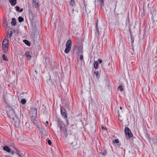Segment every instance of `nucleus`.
<instances>
[{
  "label": "nucleus",
  "mask_w": 157,
  "mask_h": 157,
  "mask_svg": "<svg viewBox=\"0 0 157 157\" xmlns=\"http://www.w3.org/2000/svg\"><path fill=\"white\" fill-rule=\"evenodd\" d=\"M94 67L96 69H97L98 68V62L96 61H94Z\"/></svg>",
  "instance_id": "ddd939ff"
},
{
  "label": "nucleus",
  "mask_w": 157,
  "mask_h": 157,
  "mask_svg": "<svg viewBox=\"0 0 157 157\" xmlns=\"http://www.w3.org/2000/svg\"><path fill=\"white\" fill-rule=\"evenodd\" d=\"M9 2L11 5L15 6L17 2V0H9Z\"/></svg>",
  "instance_id": "9d476101"
},
{
  "label": "nucleus",
  "mask_w": 157,
  "mask_h": 157,
  "mask_svg": "<svg viewBox=\"0 0 157 157\" xmlns=\"http://www.w3.org/2000/svg\"><path fill=\"white\" fill-rule=\"evenodd\" d=\"M78 49V48L77 46H75V50H77Z\"/></svg>",
  "instance_id": "7c9ffc66"
},
{
  "label": "nucleus",
  "mask_w": 157,
  "mask_h": 157,
  "mask_svg": "<svg viewBox=\"0 0 157 157\" xmlns=\"http://www.w3.org/2000/svg\"><path fill=\"white\" fill-rule=\"evenodd\" d=\"M151 144L152 145L155 144L157 145V139L155 138L152 139L151 140Z\"/></svg>",
  "instance_id": "6e6552de"
},
{
  "label": "nucleus",
  "mask_w": 157,
  "mask_h": 157,
  "mask_svg": "<svg viewBox=\"0 0 157 157\" xmlns=\"http://www.w3.org/2000/svg\"><path fill=\"white\" fill-rule=\"evenodd\" d=\"M13 33V32L12 31H11L10 32L8 31L7 33V37L8 38H10Z\"/></svg>",
  "instance_id": "9b49d317"
},
{
  "label": "nucleus",
  "mask_w": 157,
  "mask_h": 157,
  "mask_svg": "<svg viewBox=\"0 0 157 157\" xmlns=\"http://www.w3.org/2000/svg\"><path fill=\"white\" fill-rule=\"evenodd\" d=\"M15 8H16V10L17 11H19V9H20V7L18 6H16L15 7Z\"/></svg>",
  "instance_id": "393cba45"
},
{
  "label": "nucleus",
  "mask_w": 157,
  "mask_h": 157,
  "mask_svg": "<svg viewBox=\"0 0 157 157\" xmlns=\"http://www.w3.org/2000/svg\"><path fill=\"white\" fill-rule=\"evenodd\" d=\"M24 21V18L21 17H18V21L19 22H21Z\"/></svg>",
  "instance_id": "6ab92c4d"
},
{
  "label": "nucleus",
  "mask_w": 157,
  "mask_h": 157,
  "mask_svg": "<svg viewBox=\"0 0 157 157\" xmlns=\"http://www.w3.org/2000/svg\"><path fill=\"white\" fill-rule=\"evenodd\" d=\"M21 103L23 104H25L26 103V100L25 99H22L21 100Z\"/></svg>",
  "instance_id": "aec40b11"
},
{
  "label": "nucleus",
  "mask_w": 157,
  "mask_h": 157,
  "mask_svg": "<svg viewBox=\"0 0 157 157\" xmlns=\"http://www.w3.org/2000/svg\"><path fill=\"white\" fill-rule=\"evenodd\" d=\"M74 4V0H71L70 4L72 6Z\"/></svg>",
  "instance_id": "b1692460"
},
{
  "label": "nucleus",
  "mask_w": 157,
  "mask_h": 157,
  "mask_svg": "<svg viewBox=\"0 0 157 157\" xmlns=\"http://www.w3.org/2000/svg\"><path fill=\"white\" fill-rule=\"evenodd\" d=\"M60 111L61 114L65 118H67L66 111L64 109L61 107Z\"/></svg>",
  "instance_id": "0eeeda50"
},
{
  "label": "nucleus",
  "mask_w": 157,
  "mask_h": 157,
  "mask_svg": "<svg viewBox=\"0 0 157 157\" xmlns=\"http://www.w3.org/2000/svg\"><path fill=\"white\" fill-rule=\"evenodd\" d=\"M3 149L7 152H9L10 151V148L7 146H4L3 147Z\"/></svg>",
  "instance_id": "f8f14e48"
},
{
  "label": "nucleus",
  "mask_w": 157,
  "mask_h": 157,
  "mask_svg": "<svg viewBox=\"0 0 157 157\" xmlns=\"http://www.w3.org/2000/svg\"><path fill=\"white\" fill-rule=\"evenodd\" d=\"M58 126L60 127L63 132L65 133L67 131L65 128L64 127V124H63V122L59 119H58Z\"/></svg>",
  "instance_id": "f03ea898"
},
{
  "label": "nucleus",
  "mask_w": 157,
  "mask_h": 157,
  "mask_svg": "<svg viewBox=\"0 0 157 157\" xmlns=\"http://www.w3.org/2000/svg\"><path fill=\"white\" fill-rule=\"evenodd\" d=\"M5 157H10L9 156H5Z\"/></svg>",
  "instance_id": "c9c22d12"
},
{
  "label": "nucleus",
  "mask_w": 157,
  "mask_h": 157,
  "mask_svg": "<svg viewBox=\"0 0 157 157\" xmlns=\"http://www.w3.org/2000/svg\"><path fill=\"white\" fill-rule=\"evenodd\" d=\"M109 64H110V63H109V64H108V65H109Z\"/></svg>",
  "instance_id": "4c0bfd02"
},
{
  "label": "nucleus",
  "mask_w": 157,
  "mask_h": 157,
  "mask_svg": "<svg viewBox=\"0 0 157 157\" xmlns=\"http://www.w3.org/2000/svg\"><path fill=\"white\" fill-rule=\"evenodd\" d=\"M11 25L15 26L16 25V20L15 18H13L11 22Z\"/></svg>",
  "instance_id": "1a4fd4ad"
},
{
  "label": "nucleus",
  "mask_w": 157,
  "mask_h": 157,
  "mask_svg": "<svg viewBox=\"0 0 157 157\" xmlns=\"http://www.w3.org/2000/svg\"><path fill=\"white\" fill-rule=\"evenodd\" d=\"M101 128L102 129H106V128L104 127L103 126H101Z\"/></svg>",
  "instance_id": "473e14b6"
},
{
  "label": "nucleus",
  "mask_w": 157,
  "mask_h": 157,
  "mask_svg": "<svg viewBox=\"0 0 157 157\" xmlns=\"http://www.w3.org/2000/svg\"><path fill=\"white\" fill-rule=\"evenodd\" d=\"M48 121H46L45 123V124L46 125V126H47V125H48Z\"/></svg>",
  "instance_id": "c756f323"
},
{
  "label": "nucleus",
  "mask_w": 157,
  "mask_h": 157,
  "mask_svg": "<svg viewBox=\"0 0 157 157\" xmlns=\"http://www.w3.org/2000/svg\"><path fill=\"white\" fill-rule=\"evenodd\" d=\"M23 42L26 44L28 46H29L30 45V42L28 40H23Z\"/></svg>",
  "instance_id": "2eb2a0df"
},
{
  "label": "nucleus",
  "mask_w": 157,
  "mask_h": 157,
  "mask_svg": "<svg viewBox=\"0 0 157 157\" xmlns=\"http://www.w3.org/2000/svg\"><path fill=\"white\" fill-rule=\"evenodd\" d=\"M9 41L6 38L4 39L2 43V49L4 52L8 51Z\"/></svg>",
  "instance_id": "f257e3e1"
},
{
  "label": "nucleus",
  "mask_w": 157,
  "mask_h": 157,
  "mask_svg": "<svg viewBox=\"0 0 157 157\" xmlns=\"http://www.w3.org/2000/svg\"><path fill=\"white\" fill-rule=\"evenodd\" d=\"M98 61L99 63H101L102 62V60L100 59H98Z\"/></svg>",
  "instance_id": "cd10ccee"
},
{
  "label": "nucleus",
  "mask_w": 157,
  "mask_h": 157,
  "mask_svg": "<svg viewBox=\"0 0 157 157\" xmlns=\"http://www.w3.org/2000/svg\"><path fill=\"white\" fill-rule=\"evenodd\" d=\"M18 156L20 157H22L21 156V155L20 154V155H19Z\"/></svg>",
  "instance_id": "f704fd0d"
},
{
  "label": "nucleus",
  "mask_w": 157,
  "mask_h": 157,
  "mask_svg": "<svg viewBox=\"0 0 157 157\" xmlns=\"http://www.w3.org/2000/svg\"><path fill=\"white\" fill-rule=\"evenodd\" d=\"M48 144H49L50 145H51V144H52V142H51V141L50 140H48Z\"/></svg>",
  "instance_id": "bb28decb"
},
{
  "label": "nucleus",
  "mask_w": 157,
  "mask_h": 157,
  "mask_svg": "<svg viewBox=\"0 0 157 157\" xmlns=\"http://www.w3.org/2000/svg\"><path fill=\"white\" fill-rule=\"evenodd\" d=\"M31 15L32 17V18H30V20L32 21H33L34 19V17H35V15L33 14H31Z\"/></svg>",
  "instance_id": "412c9836"
},
{
  "label": "nucleus",
  "mask_w": 157,
  "mask_h": 157,
  "mask_svg": "<svg viewBox=\"0 0 157 157\" xmlns=\"http://www.w3.org/2000/svg\"><path fill=\"white\" fill-rule=\"evenodd\" d=\"M19 10V11L20 12H22V11H23V9H21L20 10Z\"/></svg>",
  "instance_id": "2f4dec72"
},
{
  "label": "nucleus",
  "mask_w": 157,
  "mask_h": 157,
  "mask_svg": "<svg viewBox=\"0 0 157 157\" xmlns=\"http://www.w3.org/2000/svg\"><path fill=\"white\" fill-rule=\"evenodd\" d=\"M25 55L28 59H30L31 58V56L29 54V52H28L25 53Z\"/></svg>",
  "instance_id": "dca6fc26"
},
{
  "label": "nucleus",
  "mask_w": 157,
  "mask_h": 157,
  "mask_svg": "<svg viewBox=\"0 0 157 157\" xmlns=\"http://www.w3.org/2000/svg\"><path fill=\"white\" fill-rule=\"evenodd\" d=\"M2 57L3 60L6 61H8V59H7L6 56L5 54H3L2 56Z\"/></svg>",
  "instance_id": "a211bd4d"
},
{
  "label": "nucleus",
  "mask_w": 157,
  "mask_h": 157,
  "mask_svg": "<svg viewBox=\"0 0 157 157\" xmlns=\"http://www.w3.org/2000/svg\"><path fill=\"white\" fill-rule=\"evenodd\" d=\"M17 154L18 155V156L19 155H20V154L18 153V152L17 153Z\"/></svg>",
  "instance_id": "72a5a7b5"
},
{
  "label": "nucleus",
  "mask_w": 157,
  "mask_h": 157,
  "mask_svg": "<svg viewBox=\"0 0 157 157\" xmlns=\"http://www.w3.org/2000/svg\"><path fill=\"white\" fill-rule=\"evenodd\" d=\"M124 132L126 136H128V138L132 137L133 135L131 132V131L128 127H125V128Z\"/></svg>",
  "instance_id": "39448f33"
},
{
  "label": "nucleus",
  "mask_w": 157,
  "mask_h": 157,
  "mask_svg": "<svg viewBox=\"0 0 157 157\" xmlns=\"http://www.w3.org/2000/svg\"><path fill=\"white\" fill-rule=\"evenodd\" d=\"M119 142V140L118 139H115L114 140V143H118Z\"/></svg>",
  "instance_id": "a878e982"
},
{
  "label": "nucleus",
  "mask_w": 157,
  "mask_h": 157,
  "mask_svg": "<svg viewBox=\"0 0 157 157\" xmlns=\"http://www.w3.org/2000/svg\"><path fill=\"white\" fill-rule=\"evenodd\" d=\"M120 109H122V107H120Z\"/></svg>",
  "instance_id": "e433bc0d"
},
{
  "label": "nucleus",
  "mask_w": 157,
  "mask_h": 157,
  "mask_svg": "<svg viewBox=\"0 0 157 157\" xmlns=\"http://www.w3.org/2000/svg\"><path fill=\"white\" fill-rule=\"evenodd\" d=\"M119 89L120 90V91L121 92L123 90V88L122 86H120L118 87Z\"/></svg>",
  "instance_id": "5701e85b"
},
{
  "label": "nucleus",
  "mask_w": 157,
  "mask_h": 157,
  "mask_svg": "<svg viewBox=\"0 0 157 157\" xmlns=\"http://www.w3.org/2000/svg\"><path fill=\"white\" fill-rule=\"evenodd\" d=\"M71 40H68L66 43V48L64 51L65 53H67L69 52L71 48Z\"/></svg>",
  "instance_id": "7ed1b4c3"
},
{
  "label": "nucleus",
  "mask_w": 157,
  "mask_h": 157,
  "mask_svg": "<svg viewBox=\"0 0 157 157\" xmlns=\"http://www.w3.org/2000/svg\"><path fill=\"white\" fill-rule=\"evenodd\" d=\"M33 6L35 8H37L40 6L39 1L38 0H33Z\"/></svg>",
  "instance_id": "423d86ee"
},
{
  "label": "nucleus",
  "mask_w": 157,
  "mask_h": 157,
  "mask_svg": "<svg viewBox=\"0 0 157 157\" xmlns=\"http://www.w3.org/2000/svg\"><path fill=\"white\" fill-rule=\"evenodd\" d=\"M94 74L95 75L96 77L98 78H99L100 77V74H99L98 72L97 71H95Z\"/></svg>",
  "instance_id": "f3484780"
},
{
  "label": "nucleus",
  "mask_w": 157,
  "mask_h": 157,
  "mask_svg": "<svg viewBox=\"0 0 157 157\" xmlns=\"http://www.w3.org/2000/svg\"><path fill=\"white\" fill-rule=\"evenodd\" d=\"M83 58V56L82 55H81L80 56V60H82Z\"/></svg>",
  "instance_id": "c85d7f7f"
},
{
  "label": "nucleus",
  "mask_w": 157,
  "mask_h": 157,
  "mask_svg": "<svg viewBox=\"0 0 157 157\" xmlns=\"http://www.w3.org/2000/svg\"><path fill=\"white\" fill-rule=\"evenodd\" d=\"M98 1L100 2L101 6L104 5V2L103 0H98Z\"/></svg>",
  "instance_id": "4be33fe9"
},
{
  "label": "nucleus",
  "mask_w": 157,
  "mask_h": 157,
  "mask_svg": "<svg viewBox=\"0 0 157 157\" xmlns=\"http://www.w3.org/2000/svg\"><path fill=\"white\" fill-rule=\"evenodd\" d=\"M96 30L98 31V34H100L101 33V30L102 29H101L100 31H99V30L98 28V25L97 22L96 24ZM102 30L103 31H104L103 29H102Z\"/></svg>",
  "instance_id": "4468645a"
},
{
  "label": "nucleus",
  "mask_w": 157,
  "mask_h": 157,
  "mask_svg": "<svg viewBox=\"0 0 157 157\" xmlns=\"http://www.w3.org/2000/svg\"><path fill=\"white\" fill-rule=\"evenodd\" d=\"M37 109L35 108L31 109L30 110L29 114L30 116L32 117L35 118L37 117Z\"/></svg>",
  "instance_id": "20e7f679"
}]
</instances>
